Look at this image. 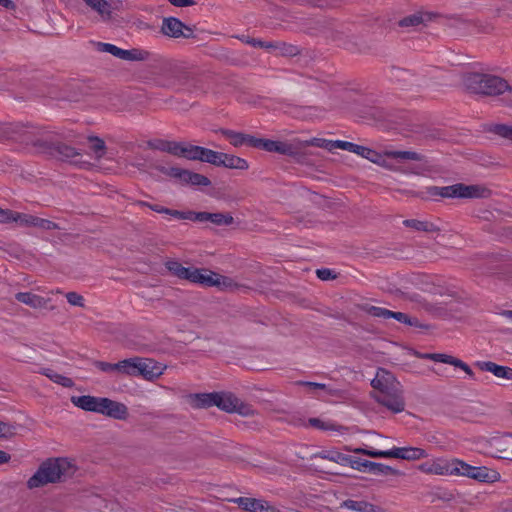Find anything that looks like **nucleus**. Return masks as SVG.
Masks as SVG:
<instances>
[{"label": "nucleus", "mask_w": 512, "mask_h": 512, "mask_svg": "<svg viewBox=\"0 0 512 512\" xmlns=\"http://www.w3.org/2000/svg\"><path fill=\"white\" fill-rule=\"evenodd\" d=\"M374 388L373 398L393 413H400L405 409L402 385L395 376L386 369L379 368L375 378L371 381Z\"/></svg>", "instance_id": "obj_1"}, {"label": "nucleus", "mask_w": 512, "mask_h": 512, "mask_svg": "<svg viewBox=\"0 0 512 512\" xmlns=\"http://www.w3.org/2000/svg\"><path fill=\"white\" fill-rule=\"evenodd\" d=\"M463 84L467 90L475 94L502 96L501 101L512 107V86L500 76L469 72L463 76Z\"/></svg>", "instance_id": "obj_2"}, {"label": "nucleus", "mask_w": 512, "mask_h": 512, "mask_svg": "<svg viewBox=\"0 0 512 512\" xmlns=\"http://www.w3.org/2000/svg\"><path fill=\"white\" fill-rule=\"evenodd\" d=\"M75 471V465L67 458H49L29 478L27 487L34 489L49 483L63 482L72 477Z\"/></svg>", "instance_id": "obj_3"}, {"label": "nucleus", "mask_w": 512, "mask_h": 512, "mask_svg": "<svg viewBox=\"0 0 512 512\" xmlns=\"http://www.w3.org/2000/svg\"><path fill=\"white\" fill-rule=\"evenodd\" d=\"M71 402L84 411L99 413L113 419L125 420L128 417V408L125 404L106 397L72 396Z\"/></svg>", "instance_id": "obj_4"}, {"label": "nucleus", "mask_w": 512, "mask_h": 512, "mask_svg": "<svg viewBox=\"0 0 512 512\" xmlns=\"http://www.w3.org/2000/svg\"><path fill=\"white\" fill-rule=\"evenodd\" d=\"M39 146L43 149V154L50 158L74 165L84 164L81 161L82 153L80 150L67 143L48 139L46 144H39Z\"/></svg>", "instance_id": "obj_5"}, {"label": "nucleus", "mask_w": 512, "mask_h": 512, "mask_svg": "<svg viewBox=\"0 0 512 512\" xmlns=\"http://www.w3.org/2000/svg\"><path fill=\"white\" fill-rule=\"evenodd\" d=\"M345 449L356 454H363L375 458H399L403 460L413 461L428 457V453L424 449L418 447H395L388 451L368 450L365 448L350 449L348 447H346Z\"/></svg>", "instance_id": "obj_6"}, {"label": "nucleus", "mask_w": 512, "mask_h": 512, "mask_svg": "<svg viewBox=\"0 0 512 512\" xmlns=\"http://www.w3.org/2000/svg\"><path fill=\"white\" fill-rule=\"evenodd\" d=\"M358 308L360 311L367 313L370 316H373L375 318H381V319H390L393 318L397 320L400 323L418 327V328H428V325H424L420 323V321L415 317H410L408 314L403 312H394L391 310H388L386 308L370 305L368 303H363L358 305Z\"/></svg>", "instance_id": "obj_7"}, {"label": "nucleus", "mask_w": 512, "mask_h": 512, "mask_svg": "<svg viewBox=\"0 0 512 512\" xmlns=\"http://www.w3.org/2000/svg\"><path fill=\"white\" fill-rule=\"evenodd\" d=\"M156 169L164 175L178 179L183 184H190L192 186H210L211 181L208 177L192 172L187 169L178 167L157 166Z\"/></svg>", "instance_id": "obj_8"}, {"label": "nucleus", "mask_w": 512, "mask_h": 512, "mask_svg": "<svg viewBox=\"0 0 512 512\" xmlns=\"http://www.w3.org/2000/svg\"><path fill=\"white\" fill-rule=\"evenodd\" d=\"M383 156H386V157L392 158V159L417 161V162L423 163L424 165H428L429 164V160H428V158L425 155L420 154V153L415 152V151H393V150H386V151H384L383 155L381 154L379 156V162H376L375 164H377V165H379V166H381L383 168H386L388 170H391V171H400V172H403V173L419 174V172L414 171V170L406 171V170L398 169V168L394 167L392 164H390L389 162H387L383 158Z\"/></svg>", "instance_id": "obj_9"}, {"label": "nucleus", "mask_w": 512, "mask_h": 512, "mask_svg": "<svg viewBox=\"0 0 512 512\" xmlns=\"http://www.w3.org/2000/svg\"><path fill=\"white\" fill-rule=\"evenodd\" d=\"M455 464L457 465L458 471L456 475L466 476L481 482H495L500 478L498 472L486 467L471 466L459 459H455Z\"/></svg>", "instance_id": "obj_10"}, {"label": "nucleus", "mask_w": 512, "mask_h": 512, "mask_svg": "<svg viewBox=\"0 0 512 512\" xmlns=\"http://www.w3.org/2000/svg\"><path fill=\"white\" fill-rule=\"evenodd\" d=\"M160 31L163 35L175 39H191L195 37L193 28L184 24L176 17L163 18Z\"/></svg>", "instance_id": "obj_11"}, {"label": "nucleus", "mask_w": 512, "mask_h": 512, "mask_svg": "<svg viewBox=\"0 0 512 512\" xmlns=\"http://www.w3.org/2000/svg\"><path fill=\"white\" fill-rule=\"evenodd\" d=\"M490 447L494 457L512 460V434L493 437L490 440Z\"/></svg>", "instance_id": "obj_12"}, {"label": "nucleus", "mask_w": 512, "mask_h": 512, "mask_svg": "<svg viewBox=\"0 0 512 512\" xmlns=\"http://www.w3.org/2000/svg\"><path fill=\"white\" fill-rule=\"evenodd\" d=\"M420 470L434 475H455L457 474V465L455 459L450 461L437 459L433 462H426L420 465Z\"/></svg>", "instance_id": "obj_13"}, {"label": "nucleus", "mask_w": 512, "mask_h": 512, "mask_svg": "<svg viewBox=\"0 0 512 512\" xmlns=\"http://www.w3.org/2000/svg\"><path fill=\"white\" fill-rule=\"evenodd\" d=\"M48 139L41 137V130L32 126L24 125V131H21L19 143L31 145L36 152L43 154V149L39 144H46Z\"/></svg>", "instance_id": "obj_14"}, {"label": "nucleus", "mask_w": 512, "mask_h": 512, "mask_svg": "<svg viewBox=\"0 0 512 512\" xmlns=\"http://www.w3.org/2000/svg\"><path fill=\"white\" fill-rule=\"evenodd\" d=\"M190 160H198L220 167L223 152H217L205 147L192 145Z\"/></svg>", "instance_id": "obj_15"}, {"label": "nucleus", "mask_w": 512, "mask_h": 512, "mask_svg": "<svg viewBox=\"0 0 512 512\" xmlns=\"http://www.w3.org/2000/svg\"><path fill=\"white\" fill-rule=\"evenodd\" d=\"M15 299L33 309H54V306H48L49 298H44L32 292H18L15 294Z\"/></svg>", "instance_id": "obj_16"}, {"label": "nucleus", "mask_w": 512, "mask_h": 512, "mask_svg": "<svg viewBox=\"0 0 512 512\" xmlns=\"http://www.w3.org/2000/svg\"><path fill=\"white\" fill-rule=\"evenodd\" d=\"M345 144L346 141L343 140H327L323 138H312L305 141H298L296 146L299 148V151L304 147L313 146L323 148L332 152L336 148L344 150Z\"/></svg>", "instance_id": "obj_17"}, {"label": "nucleus", "mask_w": 512, "mask_h": 512, "mask_svg": "<svg viewBox=\"0 0 512 512\" xmlns=\"http://www.w3.org/2000/svg\"><path fill=\"white\" fill-rule=\"evenodd\" d=\"M423 358L430 359V360H433L435 362H440V363H445V364L452 365V366H454L456 368H459V369L463 370L470 377L474 376V373L471 370V368L466 363H464L462 360H460V359H458V358H456L454 356H451V355H448V354H443V353H432V354H425L423 356Z\"/></svg>", "instance_id": "obj_18"}, {"label": "nucleus", "mask_w": 512, "mask_h": 512, "mask_svg": "<svg viewBox=\"0 0 512 512\" xmlns=\"http://www.w3.org/2000/svg\"><path fill=\"white\" fill-rule=\"evenodd\" d=\"M196 222H211L217 226H229L234 223V218L230 213H210L198 212L195 217Z\"/></svg>", "instance_id": "obj_19"}, {"label": "nucleus", "mask_w": 512, "mask_h": 512, "mask_svg": "<svg viewBox=\"0 0 512 512\" xmlns=\"http://www.w3.org/2000/svg\"><path fill=\"white\" fill-rule=\"evenodd\" d=\"M138 367V376L147 380L156 379L163 373V369L148 358L139 357Z\"/></svg>", "instance_id": "obj_20"}, {"label": "nucleus", "mask_w": 512, "mask_h": 512, "mask_svg": "<svg viewBox=\"0 0 512 512\" xmlns=\"http://www.w3.org/2000/svg\"><path fill=\"white\" fill-rule=\"evenodd\" d=\"M212 272L213 271L207 269L189 267L185 280L206 287H210L211 284H216L215 282L212 281Z\"/></svg>", "instance_id": "obj_21"}, {"label": "nucleus", "mask_w": 512, "mask_h": 512, "mask_svg": "<svg viewBox=\"0 0 512 512\" xmlns=\"http://www.w3.org/2000/svg\"><path fill=\"white\" fill-rule=\"evenodd\" d=\"M477 366L482 371L490 372L497 378H502V379L512 381V368H510V367L501 366V365H498L491 361L478 362Z\"/></svg>", "instance_id": "obj_22"}, {"label": "nucleus", "mask_w": 512, "mask_h": 512, "mask_svg": "<svg viewBox=\"0 0 512 512\" xmlns=\"http://www.w3.org/2000/svg\"><path fill=\"white\" fill-rule=\"evenodd\" d=\"M217 392L191 394L190 404L195 409H207L216 406Z\"/></svg>", "instance_id": "obj_23"}, {"label": "nucleus", "mask_w": 512, "mask_h": 512, "mask_svg": "<svg viewBox=\"0 0 512 512\" xmlns=\"http://www.w3.org/2000/svg\"><path fill=\"white\" fill-rule=\"evenodd\" d=\"M492 195V191L486 186L475 184L466 185L462 183V198L486 199Z\"/></svg>", "instance_id": "obj_24"}, {"label": "nucleus", "mask_w": 512, "mask_h": 512, "mask_svg": "<svg viewBox=\"0 0 512 512\" xmlns=\"http://www.w3.org/2000/svg\"><path fill=\"white\" fill-rule=\"evenodd\" d=\"M428 193L443 198H462V183L444 187L432 186L428 189Z\"/></svg>", "instance_id": "obj_25"}, {"label": "nucleus", "mask_w": 512, "mask_h": 512, "mask_svg": "<svg viewBox=\"0 0 512 512\" xmlns=\"http://www.w3.org/2000/svg\"><path fill=\"white\" fill-rule=\"evenodd\" d=\"M344 150L349 151L351 153H355V154L371 161L372 163L379 162V156L381 155L379 152H377L369 147L358 145V144L348 142V141H346Z\"/></svg>", "instance_id": "obj_26"}, {"label": "nucleus", "mask_w": 512, "mask_h": 512, "mask_svg": "<svg viewBox=\"0 0 512 512\" xmlns=\"http://www.w3.org/2000/svg\"><path fill=\"white\" fill-rule=\"evenodd\" d=\"M21 131H24V124L2 123L0 124V141L13 140L18 142Z\"/></svg>", "instance_id": "obj_27"}, {"label": "nucleus", "mask_w": 512, "mask_h": 512, "mask_svg": "<svg viewBox=\"0 0 512 512\" xmlns=\"http://www.w3.org/2000/svg\"><path fill=\"white\" fill-rule=\"evenodd\" d=\"M268 152L295 157L299 155V148L293 143L270 140Z\"/></svg>", "instance_id": "obj_28"}, {"label": "nucleus", "mask_w": 512, "mask_h": 512, "mask_svg": "<svg viewBox=\"0 0 512 512\" xmlns=\"http://www.w3.org/2000/svg\"><path fill=\"white\" fill-rule=\"evenodd\" d=\"M238 403V398L228 392H217L216 397V407L227 412L234 413L236 404Z\"/></svg>", "instance_id": "obj_29"}, {"label": "nucleus", "mask_w": 512, "mask_h": 512, "mask_svg": "<svg viewBox=\"0 0 512 512\" xmlns=\"http://www.w3.org/2000/svg\"><path fill=\"white\" fill-rule=\"evenodd\" d=\"M340 508H345L354 512H377L379 507L364 500H345L340 504Z\"/></svg>", "instance_id": "obj_30"}, {"label": "nucleus", "mask_w": 512, "mask_h": 512, "mask_svg": "<svg viewBox=\"0 0 512 512\" xmlns=\"http://www.w3.org/2000/svg\"><path fill=\"white\" fill-rule=\"evenodd\" d=\"M192 144L177 141H168L166 152L177 157H184L190 160Z\"/></svg>", "instance_id": "obj_31"}, {"label": "nucleus", "mask_w": 512, "mask_h": 512, "mask_svg": "<svg viewBox=\"0 0 512 512\" xmlns=\"http://www.w3.org/2000/svg\"><path fill=\"white\" fill-rule=\"evenodd\" d=\"M220 166L237 170H247L249 168V164L245 159L227 153H223Z\"/></svg>", "instance_id": "obj_32"}, {"label": "nucleus", "mask_w": 512, "mask_h": 512, "mask_svg": "<svg viewBox=\"0 0 512 512\" xmlns=\"http://www.w3.org/2000/svg\"><path fill=\"white\" fill-rule=\"evenodd\" d=\"M299 385L306 386L309 388L310 391H324L327 395L336 397V398H342L344 396V391L336 388H332L326 384L323 383H316V382H310V381H299L297 382Z\"/></svg>", "instance_id": "obj_33"}, {"label": "nucleus", "mask_w": 512, "mask_h": 512, "mask_svg": "<svg viewBox=\"0 0 512 512\" xmlns=\"http://www.w3.org/2000/svg\"><path fill=\"white\" fill-rule=\"evenodd\" d=\"M87 6L96 11L103 20L112 18L111 5L106 0H83Z\"/></svg>", "instance_id": "obj_34"}, {"label": "nucleus", "mask_w": 512, "mask_h": 512, "mask_svg": "<svg viewBox=\"0 0 512 512\" xmlns=\"http://www.w3.org/2000/svg\"><path fill=\"white\" fill-rule=\"evenodd\" d=\"M139 357H132L118 362V374L138 376Z\"/></svg>", "instance_id": "obj_35"}, {"label": "nucleus", "mask_w": 512, "mask_h": 512, "mask_svg": "<svg viewBox=\"0 0 512 512\" xmlns=\"http://www.w3.org/2000/svg\"><path fill=\"white\" fill-rule=\"evenodd\" d=\"M40 374L46 376L54 383L59 384L65 388H72L74 386V381L71 378L58 374L52 369L42 368L40 370Z\"/></svg>", "instance_id": "obj_36"}, {"label": "nucleus", "mask_w": 512, "mask_h": 512, "mask_svg": "<svg viewBox=\"0 0 512 512\" xmlns=\"http://www.w3.org/2000/svg\"><path fill=\"white\" fill-rule=\"evenodd\" d=\"M403 224L406 227L412 228L417 231L424 232H436L439 231V228L431 222L428 221H420L417 219H407L403 221Z\"/></svg>", "instance_id": "obj_37"}, {"label": "nucleus", "mask_w": 512, "mask_h": 512, "mask_svg": "<svg viewBox=\"0 0 512 512\" xmlns=\"http://www.w3.org/2000/svg\"><path fill=\"white\" fill-rule=\"evenodd\" d=\"M149 57L150 52L143 49L133 48L130 50L123 49L120 59L126 61H146Z\"/></svg>", "instance_id": "obj_38"}, {"label": "nucleus", "mask_w": 512, "mask_h": 512, "mask_svg": "<svg viewBox=\"0 0 512 512\" xmlns=\"http://www.w3.org/2000/svg\"><path fill=\"white\" fill-rule=\"evenodd\" d=\"M88 141L90 142V149L93 152L95 159L100 160L106 154V144L103 139L97 136H89Z\"/></svg>", "instance_id": "obj_39"}, {"label": "nucleus", "mask_w": 512, "mask_h": 512, "mask_svg": "<svg viewBox=\"0 0 512 512\" xmlns=\"http://www.w3.org/2000/svg\"><path fill=\"white\" fill-rule=\"evenodd\" d=\"M318 456L321 457L322 459H327L329 461H332V462H335V463H338V464L344 465V466L348 465V462L350 461L349 455H345V454L340 453L335 450L323 451V452L319 453Z\"/></svg>", "instance_id": "obj_40"}, {"label": "nucleus", "mask_w": 512, "mask_h": 512, "mask_svg": "<svg viewBox=\"0 0 512 512\" xmlns=\"http://www.w3.org/2000/svg\"><path fill=\"white\" fill-rule=\"evenodd\" d=\"M488 132L512 141V124H492L488 128Z\"/></svg>", "instance_id": "obj_41"}, {"label": "nucleus", "mask_w": 512, "mask_h": 512, "mask_svg": "<svg viewBox=\"0 0 512 512\" xmlns=\"http://www.w3.org/2000/svg\"><path fill=\"white\" fill-rule=\"evenodd\" d=\"M165 266L168 269V271L174 276L180 279H186L189 267L182 266V264L176 260L167 261Z\"/></svg>", "instance_id": "obj_42"}, {"label": "nucleus", "mask_w": 512, "mask_h": 512, "mask_svg": "<svg viewBox=\"0 0 512 512\" xmlns=\"http://www.w3.org/2000/svg\"><path fill=\"white\" fill-rule=\"evenodd\" d=\"M370 473L374 474V475H393V476H397V475H400V471L388 466V465H385V464H382V463H376V462H373L371 465H370Z\"/></svg>", "instance_id": "obj_43"}, {"label": "nucleus", "mask_w": 512, "mask_h": 512, "mask_svg": "<svg viewBox=\"0 0 512 512\" xmlns=\"http://www.w3.org/2000/svg\"><path fill=\"white\" fill-rule=\"evenodd\" d=\"M220 133L230 140L231 145L240 147L244 145V133L236 132L230 129H220Z\"/></svg>", "instance_id": "obj_44"}, {"label": "nucleus", "mask_w": 512, "mask_h": 512, "mask_svg": "<svg viewBox=\"0 0 512 512\" xmlns=\"http://www.w3.org/2000/svg\"><path fill=\"white\" fill-rule=\"evenodd\" d=\"M272 48L279 49L280 54L282 56L293 57L300 53V50L297 46L292 44H287L285 42H277L273 44Z\"/></svg>", "instance_id": "obj_45"}, {"label": "nucleus", "mask_w": 512, "mask_h": 512, "mask_svg": "<svg viewBox=\"0 0 512 512\" xmlns=\"http://www.w3.org/2000/svg\"><path fill=\"white\" fill-rule=\"evenodd\" d=\"M309 424L312 426V427H315V428H318V429H321V430H335V431H340V430H344L345 428L343 426H340V425H336L332 422H325V421H322L320 420L319 418H310L309 419Z\"/></svg>", "instance_id": "obj_46"}, {"label": "nucleus", "mask_w": 512, "mask_h": 512, "mask_svg": "<svg viewBox=\"0 0 512 512\" xmlns=\"http://www.w3.org/2000/svg\"><path fill=\"white\" fill-rule=\"evenodd\" d=\"M97 50L100 52H105L113 55L114 57L121 58L122 48L117 47L114 44L97 42L96 43Z\"/></svg>", "instance_id": "obj_47"}, {"label": "nucleus", "mask_w": 512, "mask_h": 512, "mask_svg": "<svg viewBox=\"0 0 512 512\" xmlns=\"http://www.w3.org/2000/svg\"><path fill=\"white\" fill-rule=\"evenodd\" d=\"M97 50L100 52H105L113 55L114 57L121 58L122 48L117 47L114 44L97 42L96 43Z\"/></svg>", "instance_id": "obj_48"}, {"label": "nucleus", "mask_w": 512, "mask_h": 512, "mask_svg": "<svg viewBox=\"0 0 512 512\" xmlns=\"http://www.w3.org/2000/svg\"><path fill=\"white\" fill-rule=\"evenodd\" d=\"M197 213L198 212H195V211H179V210H174V209H170V208H167V212H166L167 215H170L176 219L190 220V221H195V217H196Z\"/></svg>", "instance_id": "obj_49"}, {"label": "nucleus", "mask_w": 512, "mask_h": 512, "mask_svg": "<svg viewBox=\"0 0 512 512\" xmlns=\"http://www.w3.org/2000/svg\"><path fill=\"white\" fill-rule=\"evenodd\" d=\"M35 220H36V216L16 212L15 222L18 223L22 227H34Z\"/></svg>", "instance_id": "obj_50"}, {"label": "nucleus", "mask_w": 512, "mask_h": 512, "mask_svg": "<svg viewBox=\"0 0 512 512\" xmlns=\"http://www.w3.org/2000/svg\"><path fill=\"white\" fill-rule=\"evenodd\" d=\"M423 22V17L420 14H413L407 17H404L399 21V26L401 27H415L420 25Z\"/></svg>", "instance_id": "obj_51"}, {"label": "nucleus", "mask_w": 512, "mask_h": 512, "mask_svg": "<svg viewBox=\"0 0 512 512\" xmlns=\"http://www.w3.org/2000/svg\"><path fill=\"white\" fill-rule=\"evenodd\" d=\"M212 281L217 282V284H211L210 287H224V288H230L233 286V281L231 278L222 276L218 273L212 272Z\"/></svg>", "instance_id": "obj_52"}, {"label": "nucleus", "mask_w": 512, "mask_h": 512, "mask_svg": "<svg viewBox=\"0 0 512 512\" xmlns=\"http://www.w3.org/2000/svg\"><path fill=\"white\" fill-rule=\"evenodd\" d=\"M93 365L105 373H118V363H109L105 361L96 360L93 362Z\"/></svg>", "instance_id": "obj_53"}, {"label": "nucleus", "mask_w": 512, "mask_h": 512, "mask_svg": "<svg viewBox=\"0 0 512 512\" xmlns=\"http://www.w3.org/2000/svg\"><path fill=\"white\" fill-rule=\"evenodd\" d=\"M234 413H238L241 416L248 417L253 416L255 414V410L250 404H247L238 398V403L236 404Z\"/></svg>", "instance_id": "obj_54"}, {"label": "nucleus", "mask_w": 512, "mask_h": 512, "mask_svg": "<svg viewBox=\"0 0 512 512\" xmlns=\"http://www.w3.org/2000/svg\"><path fill=\"white\" fill-rule=\"evenodd\" d=\"M65 297L70 305L81 307V308L85 307L84 297L82 295H80L79 293L71 291V292L66 293Z\"/></svg>", "instance_id": "obj_55"}, {"label": "nucleus", "mask_w": 512, "mask_h": 512, "mask_svg": "<svg viewBox=\"0 0 512 512\" xmlns=\"http://www.w3.org/2000/svg\"><path fill=\"white\" fill-rule=\"evenodd\" d=\"M372 461L364 460L360 458H355L350 456V461L348 462V465L356 470H362L366 469L368 472L370 471V465L372 464Z\"/></svg>", "instance_id": "obj_56"}, {"label": "nucleus", "mask_w": 512, "mask_h": 512, "mask_svg": "<svg viewBox=\"0 0 512 512\" xmlns=\"http://www.w3.org/2000/svg\"><path fill=\"white\" fill-rule=\"evenodd\" d=\"M34 227H37V228H40V229H43V230H58V229H61V227L51 221V220H48V219H43V218H40V217H37L36 216V220H35V226Z\"/></svg>", "instance_id": "obj_57"}, {"label": "nucleus", "mask_w": 512, "mask_h": 512, "mask_svg": "<svg viewBox=\"0 0 512 512\" xmlns=\"http://www.w3.org/2000/svg\"><path fill=\"white\" fill-rule=\"evenodd\" d=\"M15 434V427L13 425L0 421V438H11Z\"/></svg>", "instance_id": "obj_58"}, {"label": "nucleus", "mask_w": 512, "mask_h": 512, "mask_svg": "<svg viewBox=\"0 0 512 512\" xmlns=\"http://www.w3.org/2000/svg\"><path fill=\"white\" fill-rule=\"evenodd\" d=\"M16 212L10 209H1L0 208V223H11L15 222Z\"/></svg>", "instance_id": "obj_59"}, {"label": "nucleus", "mask_w": 512, "mask_h": 512, "mask_svg": "<svg viewBox=\"0 0 512 512\" xmlns=\"http://www.w3.org/2000/svg\"><path fill=\"white\" fill-rule=\"evenodd\" d=\"M168 141L169 140H162V139L150 140L147 142V145L151 149L166 152Z\"/></svg>", "instance_id": "obj_60"}, {"label": "nucleus", "mask_w": 512, "mask_h": 512, "mask_svg": "<svg viewBox=\"0 0 512 512\" xmlns=\"http://www.w3.org/2000/svg\"><path fill=\"white\" fill-rule=\"evenodd\" d=\"M316 274H317L318 278L323 281L333 280L336 278V274H334V272L328 268L318 269L316 271Z\"/></svg>", "instance_id": "obj_61"}, {"label": "nucleus", "mask_w": 512, "mask_h": 512, "mask_svg": "<svg viewBox=\"0 0 512 512\" xmlns=\"http://www.w3.org/2000/svg\"><path fill=\"white\" fill-rule=\"evenodd\" d=\"M175 7H189L195 5L194 0H168Z\"/></svg>", "instance_id": "obj_62"}, {"label": "nucleus", "mask_w": 512, "mask_h": 512, "mask_svg": "<svg viewBox=\"0 0 512 512\" xmlns=\"http://www.w3.org/2000/svg\"><path fill=\"white\" fill-rule=\"evenodd\" d=\"M258 139L259 138L255 137V136H252V135L244 133V144H246V145H248L250 147L256 148L257 147V143H258Z\"/></svg>", "instance_id": "obj_63"}, {"label": "nucleus", "mask_w": 512, "mask_h": 512, "mask_svg": "<svg viewBox=\"0 0 512 512\" xmlns=\"http://www.w3.org/2000/svg\"><path fill=\"white\" fill-rule=\"evenodd\" d=\"M247 43L251 44L254 47H261V48H267V49L272 48V46H273V43H265L260 40L254 39V38L247 40Z\"/></svg>", "instance_id": "obj_64"}]
</instances>
